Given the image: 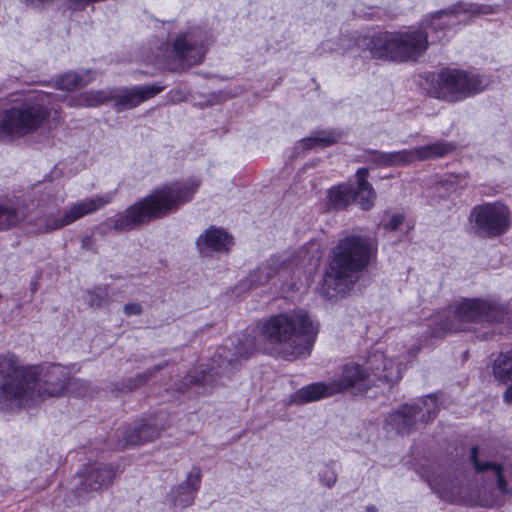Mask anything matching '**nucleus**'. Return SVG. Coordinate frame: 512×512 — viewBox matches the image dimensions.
I'll use <instances>...</instances> for the list:
<instances>
[{"label":"nucleus","instance_id":"obj_21","mask_svg":"<svg viewBox=\"0 0 512 512\" xmlns=\"http://www.w3.org/2000/svg\"><path fill=\"white\" fill-rule=\"evenodd\" d=\"M28 207L10 201H0V231H8L27 223Z\"/></svg>","mask_w":512,"mask_h":512},{"label":"nucleus","instance_id":"obj_37","mask_svg":"<svg viewBox=\"0 0 512 512\" xmlns=\"http://www.w3.org/2000/svg\"><path fill=\"white\" fill-rule=\"evenodd\" d=\"M126 316H136L142 313V306L139 303H129L124 306Z\"/></svg>","mask_w":512,"mask_h":512},{"label":"nucleus","instance_id":"obj_12","mask_svg":"<svg viewBox=\"0 0 512 512\" xmlns=\"http://www.w3.org/2000/svg\"><path fill=\"white\" fill-rule=\"evenodd\" d=\"M209 36L200 29H190L178 35L173 42V52L186 67L197 65L204 59Z\"/></svg>","mask_w":512,"mask_h":512},{"label":"nucleus","instance_id":"obj_44","mask_svg":"<svg viewBox=\"0 0 512 512\" xmlns=\"http://www.w3.org/2000/svg\"><path fill=\"white\" fill-rule=\"evenodd\" d=\"M481 505L483 506H487V507H491V506H494V505H497L498 502L496 500H492V501H489V500H481Z\"/></svg>","mask_w":512,"mask_h":512},{"label":"nucleus","instance_id":"obj_35","mask_svg":"<svg viewBox=\"0 0 512 512\" xmlns=\"http://www.w3.org/2000/svg\"><path fill=\"white\" fill-rule=\"evenodd\" d=\"M370 160L378 166L389 167L390 152L375 151L371 154Z\"/></svg>","mask_w":512,"mask_h":512},{"label":"nucleus","instance_id":"obj_2","mask_svg":"<svg viewBox=\"0 0 512 512\" xmlns=\"http://www.w3.org/2000/svg\"><path fill=\"white\" fill-rule=\"evenodd\" d=\"M444 17H448V14L439 11L423 20L419 29L379 32L369 39L363 38L362 41L375 58L398 62L414 61L428 48L430 34L431 43L442 39L447 29Z\"/></svg>","mask_w":512,"mask_h":512},{"label":"nucleus","instance_id":"obj_28","mask_svg":"<svg viewBox=\"0 0 512 512\" xmlns=\"http://www.w3.org/2000/svg\"><path fill=\"white\" fill-rule=\"evenodd\" d=\"M356 200V190L348 183L333 186L328 191V203L335 209H343Z\"/></svg>","mask_w":512,"mask_h":512},{"label":"nucleus","instance_id":"obj_7","mask_svg":"<svg viewBox=\"0 0 512 512\" xmlns=\"http://www.w3.org/2000/svg\"><path fill=\"white\" fill-rule=\"evenodd\" d=\"M408 357L409 355L403 354L388 355L377 350L369 354L364 365L354 362L345 364L341 368L339 378L332 381L334 391L337 394L352 388L365 391L376 385L377 381L397 382L402 377V362Z\"/></svg>","mask_w":512,"mask_h":512},{"label":"nucleus","instance_id":"obj_23","mask_svg":"<svg viewBox=\"0 0 512 512\" xmlns=\"http://www.w3.org/2000/svg\"><path fill=\"white\" fill-rule=\"evenodd\" d=\"M231 245V238L223 230L209 228L197 239V246L201 253L209 251H226Z\"/></svg>","mask_w":512,"mask_h":512},{"label":"nucleus","instance_id":"obj_20","mask_svg":"<svg viewBox=\"0 0 512 512\" xmlns=\"http://www.w3.org/2000/svg\"><path fill=\"white\" fill-rule=\"evenodd\" d=\"M292 268V261H288L283 256H275L261 264L253 273H251L245 283L250 288L266 284L273 276L278 273L288 271Z\"/></svg>","mask_w":512,"mask_h":512},{"label":"nucleus","instance_id":"obj_38","mask_svg":"<svg viewBox=\"0 0 512 512\" xmlns=\"http://www.w3.org/2000/svg\"><path fill=\"white\" fill-rule=\"evenodd\" d=\"M123 436H124L125 444L132 446V442L130 441L131 436H142V435H141V433L138 432V426H134V427L127 428L124 431Z\"/></svg>","mask_w":512,"mask_h":512},{"label":"nucleus","instance_id":"obj_14","mask_svg":"<svg viewBox=\"0 0 512 512\" xmlns=\"http://www.w3.org/2000/svg\"><path fill=\"white\" fill-rule=\"evenodd\" d=\"M453 150V146L446 142H435L419 146L410 150L390 152V166L408 165L414 161H423L435 157H442Z\"/></svg>","mask_w":512,"mask_h":512},{"label":"nucleus","instance_id":"obj_30","mask_svg":"<svg viewBox=\"0 0 512 512\" xmlns=\"http://www.w3.org/2000/svg\"><path fill=\"white\" fill-rule=\"evenodd\" d=\"M493 375L502 383L512 380V351L502 353L495 359Z\"/></svg>","mask_w":512,"mask_h":512},{"label":"nucleus","instance_id":"obj_3","mask_svg":"<svg viewBox=\"0 0 512 512\" xmlns=\"http://www.w3.org/2000/svg\"><path fill=\"white\" fill-rule=\"evenodd\" d=\"M375 252L373 243L362 236H346L333 249L332 260L324 275L322 293L328 299L345 296L357 281Z\"/></svg>","mask_w":512,"mask_h":512},{"label":"nucleus","instance_id":"obj_9","mask_svg":"<svg viewBox=\"0 0 512 512\" xmlns=\"http://www.w3.org/2000/svg\"><path fill=\"white\" fill-rule=\"evenodd\" d=\"M49 114V110L37 102H24L2 110L0 140L17 139L36 131Z\"/></svg>","mask_w":512,"mask_h":512},{"label":"nucleus","instance_id":"obj_32","mask_svg":"<svg viewBox=\"0 0 512 512\" xmlns=\"http://www.w3.org/2000/svg\"><path fill=\"white\" fill-rule=\"evenodd\" d=\"M138 426V432L141 433L142 436H131L130 441L132 442V446L142 445L146 442L153 441L157 439L162 431L163 427H159L155 423H143Z\"/></svg>","mask_w":512,"mask_h":512},{"label":"nucleus","instance_id":"obj_16","mask_svg":"<svg viewBox=\"0 0 512 512\" xmlns=\"http://www.w3.org/2000/svg\"><path fill=\"white\" fill-rule=\"evenodd\" d=\"M201 470L193 467L186 476L185 481L173 487L168 494L169 504L173 508H186L193 504L195 496L201 485Z\"/></svg>","mask_w":512,"mask_h":512},{"label":"nucleus","instance_id":"obj_6","mask_svg":"<svg viewBox=\"0 0 512 512\" xmlns=\"http://www.w3.org/2000/svg\"><path fill=\"white\" fill-rule=\"evenodd\" d=\"M317 334L318 325L302 310L274 315L260 328L264 339L281 346L283 353L291 357L309 355Z\"/></svg>","mask_w":512,"mask_h":512},{"label":"nucleus","instance_id":"obj_8","mask_svg":"<svg viewBox=\"0 0 512 512\" xmlns=\"http://www.w3.org/2000/svg\"><path fill=\"white\" fill-rule=\"evenodd\" d=\"M505 320L512 322L511 311L504 312L501 307L483 300L465 299L456 306L453 319L441 322V328L436 329L433 335L440 337L446 333L465 330L466 325L472 322L494 323Z\"/></svg>","mask_w":512,"mask_h":512},{"label":"nucleus","instance_id":"obj_34","mask_svg":"<svg viewBox=\"0 0 512 512\" xmlns=\"http://www.w3.org/2000/svg\"><path fill=\"white\" fill-rule=\"evenodd\" d=\"M319 479L324 486L331 488L337 481V474L334 469L325 466L324 469L319 472Z\"/></svg>","mask_w":512,"mask_h":512},{"label":"nucleus","instance_id":"obj_17","mask_svg":"<svg viewBox=\"0 0 512 512\" xmlns=\"http://www.w3.org/2000/svg\"><path fill=\"white\" fill-rule=\"evenodd\" d=\"M115 475L116 472L112 466L98 462L85 465L79 473L82 479V489L92 491L109 486L114 480Z\"/></svg>","mask_w":512,"mask_h":512},{"label":"nucleus","instance_id":"obj_27","mask_svg":"<svg viewBox=\"0 0 512 512\" xmlns=\"http://www.w3.org/2000/svg\"><path fill=\"white\" fill-rule=\"evenodd\" d=\"M113 97L112 89L88 90L69 99V105L74 107H96Z\"/></svg>","mask_w":512,"mask_h":512},{"label":"nucleus","instance_id":"obj_25","mask_svg":"<svg viewBox=\"0 0 512 512\" xmlns=\"http://www.w3.org/2000/svg\"><path fill=\"white\" fill-rule=\"evenodd\" d=\"M368 169L359 168L356 171L357 189L356 198L358 197V204L361 209L369 210L374 206L376 199V192L372 185L367 180Z\"/></svg>","mask_w":512,"mask_h":512},{"label":"nucleus","instance_id":"obj_41","mask_svg":"<svg viewBox=\"0 0 512 512\" xmlns=\"http://www.w3.org/2000/svg\"><path fill=\"white\" fill-rule=\"evenodd\" d=\"M167 51V48L162 49L159 48L158 52L155 54L154 59H150V61H156V60H162L165 58V52Z\"/></svg>","mask_w":512,"mask_h":512},{"label":"nucleus","instance_id":"obj_42","mask_svg":"<svg viewBox=\"0 0 512 512\" xmlns=\"http://www.w3.org/2000/svg\"><path fill=\"white\" fill-rule=\"evenodd\" d=\"M190 378H191V379H190L189 381H190V383H191V384H192V383H203V384H206V383H208V382H209V380H208V375H206V374H204V375L201 377V379H199V378H195V379H194V378H192V377H190Z\"/></svg>","mask_w":512,"mask_h":512},{"label":"nucleus","instance_id":"obj_40","mask_svg":"<svg viewBox=\"0 0 512 512\" xmlns=\"http://www.w3.org/2000/svg\"><path fill=\"white\" fill-rule=\"evenodd\" d=\"M504 401L506 403H512V385L507 387L504 393Z\"/></svg>","mask_w":512,"mask_h":512},{"label":"nucleus","instance_id":"obj_18","mask_svg":"<svg viewBox=\"0 0 512 512\" xmlns=\"http://www.w3.org/2000/svg\"><path fill=\"white\" fill-rule=\"evenodd\" d=\"M478 448L471 450V459L475 469L483 473L486 478H492L496 481L497 489L501 495L512 494V471L503 468L495 463H481L477 460Z\"/></svg>","mask_w":512,"mask_h":512},{"label":"nucleus","instance_id":"obj_24","mask_svg":"<svg viewBox=\"0 0 512 512\" xmlns=\"http://www.w3.org/2000/svg\"><path fill=\"white\" fill-rule=\"evenodd\" d=\"M94 80L90 70L82 72H67L59 75L54 81V87L61 91H74L83 88Z\"/></svg>","mask_w":512,"mask_h":512},{"label":"nucleus","instance_id":"obj_10","mask_svg":"<svg viewBox=\"0 0 512 512\" xmlns=\"http://www.w3.org/2000/svg\"><path fill=\"white\" fill-rule=\"evenodd\" d=\"M486 87L476 73L445 68L437 75L431 94L440 100L457 102L482 92Z\"/></svg>","mask_w":512,"mask_h":512},{"label":"nucleus","instance_id":"obj_13","mask_svg":"<svg viewBox=\"0 0 512 512\" xmlns=\"http://www.w3.org/2000/svg\"><path fill=\"white\" fill-rule=\"evenodd\" d=\"M422 406L405 405L390 415L389 421L399 432L408 433L415 425L417 419L426 421L438 411L437 399L435 396H427L421 401Z\"/></svg>","mask_w":512,"mask_h":512},{"label":"nucleus","instance_id":"obj_33","mask_svg":"<svg viewBox=\"0 0 512 512\" xmlns=\"http://www.w3.org/2000/svg\"><path fill=\"white\" fill-rule=\"evenodd\" d=\"M162 366L157 365L153 368L147 369L141 374H138L135 379L129 380V383L127 385V390H133L134 388L144 384L146 381H148L156 372H158Z\"/></svg>","mask_w":512,"mask_h":512},{"label":"nucleus","instance_id":"obj_29","mask_svg":"<svg viewBox=\"0 0 512 512\" xmlns=\"http://www.w3.org/2000/svg\"><path fill=\"white\" fill-rule=\"evenodd\" d=\"M430 487L443 499L449 502L461 500L459 488L446 475L435 476L428 480Z\"/></svg>","mask_w":512,"mask_h":512},{"label":"nucleus","instance_id":"obj_15","mask_svg":"<svg viewBox=\"0 0 512 512\" xmlns=\"http://www.w3.org/2000/svg\"><path fill=\"white\" fill-rule=\"evenodd\" d=\"M163 87L157 85L133 86L112 89L114 106L117 110L137 107L142 102L151 99L162 92Z\"/></svg>","mask_w":512,"mask_h":512},{"label":"nucleus","instance_id":"obj_11","mask_svg":"<svg viewBox=\"0 0 512 512\" xmlns=\"http://www.w3.org/2000/svg\"><path fill=\"white\" fill-rule=\"evenodd\" d=\"M469 222L478 235L487 238L499 237L511 227V210L502 201L483 202L471 209Z\"/></svg>","mask_w":512,"mask_h":512},{"label":"nucleus","instance_id":"obj_26","mask_svg":"<svg viewBox=\"0 0 512 512\" xmlns=\"http://www.w3.org/2000/svg\"><path fill=\"white\" fill-rule=\"evenodd\" d=\"M259 346L260 342L258 340L248 336L243 341H239L234 348L226 344L223 348V353H218V357L223 358L228 363H232L240 358L248 357Z\"/></svg>","mask_w":512,"mask_h":512},{"label":"nucleus","instance_id":"obj_36","mask_svg":"<svg viewBox=\"0 0 512 512\" xmlns=\"http://www.w3.org/2000/svg\"><path fill=\"white\" fill-rule=\"evenodd\" d=\"M405 216L403 214H394L390 217L389 221L384 224V229L387 231L398 230L404 223Z\"/></svg>","mask_w":512,"mask_h":512},{"label":"nucleus","instance_id":"obj_4","mask_svg":"<svg viewBox=\"0 0 512 512\" xmlns=\"http://www.w3.org/2000/svg\"><path fill=\"white\" fill-rule=\"evenodd\" d=\"M200 186L197 178H188L163 185L140 199L113 222L115 230H130L176 211L190 201Z\"/></svg>","mask_w":512,"mask_h":512},{"label":"nucleus","instance_id":"obj_43","mask_svg":"<svg viewBox=\"0 0 512 512\" xmlns=\"http://www.w3.org/2000/svg\"><path fill=\"white\" fill-rule=\"evenodd\" d=\"M26 5L38 6L42 5V0H22Z\"/></svg>","mask_w":512,"mask_h":512},{"label":"nucleus","instance_id":"obj_1","mask_svg":"<svg viewBox=\"0 0 512 512\" xmlns=\"http://www.w3.org/2000/svg\"><path fill=\"white\" fill-rule=\"evenodd\" d=\"M87 387L79 379L66 378L58 365L25 366L14 354L0 356V407L12 410L38 405L50 397H59L72 387Z\"/></svg>","mask_w":512,"mask_h":512},{"label":"nucleus","instance_id":"obj_31","mask_svg":"<svg viewBox=\"0 0 512 512\" xmlns=\"http://www.w3.org/2000/svg\"><path fill=\"white\" fill-rule=\"evenodd\" d=\"M338 135L335 132L321 131L308 138L302 139L298 143V148L310 149L314 147H326L335 143Z\"/></svg>","mask_w":512,"mask_h":512},{"label":"nucleus","instance_id":"obj_22","mask_svg":"<svg viewBox=\"0 0 512 512\" xmlns=\"http://www.w3.org/2000/svg\"><path fill=\"white\" fill-rule=\"evenodd\" d=\"M334 389L335 388L333 386L332 381L329 383H312L297 390L292 397V401L295 404H303L318 401L320 399L337 394L336 391H334Z\"/></svg>","mask_w":512,"mask_h":512},{"label":"nucleus","instance_id":"obj_19","mask_svg":"<svg viewBox=\"0 0 512 512\" xmlns=\"http://www.w3.org/2000/svg\"><path fill=\"white\" fill-rule=\"evenodd\" d=\"M499 10V5L459 3L452 9L443 10L442 12L448 14V17H444L448 29L457 23H466L471 17L492 15L498 13Z\"/></svg>","mask_w":512,"mask_h":512},{"label":"nucleus","instance_id":"obj_45","mask_svg":"<svg viewBox=\"0 0 512 512\" xmlns=\"http://www.w3.org/2000/svg\"><path fill=\"white\" fill-rule=\"evenodd\" d=\"M344 41L347 42V43L342 45V47L340 48L341 50H346V49H348L350 47L351 39L345 38Z\"/></svg>","mask_w":512,"mask_h":512},{"label":"nucleus","instance_id":"obj_5","mask_svg":"<svg viewBox=\"0 0 512 512\" xmlns=\"http://www.w3.org/2000/svg\"><path fill=\"white\" fill-rule=\"evenodd\" d=\"M113 197L114 193L107 192L76 201L61 210L63 199L43 196L33 205V210L28 209L27 224L37 234L52 233L101 210L112 202Z\"/></svg>","mask_w":512,"mask_h":512},{"label":"nucleus","instance_id":"obj_39","mask_svg":"<svg viewBox=\"0 0 512 512\" xmlns=\"http://www.w3.org/2000/svg\"><path fill=\"white\" fill-rule=\"evenodd\" d=\"M88 301L91 306L100 307L105 304L106 299L104 296L98 295L96 293H90V298Z\"/></svg>","mask_w":512,"mask_h":512}]
</instances>
